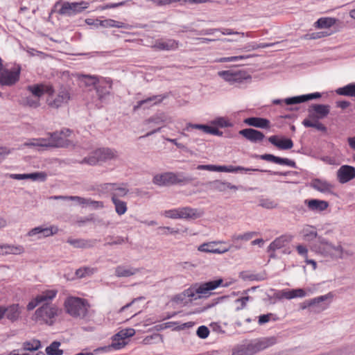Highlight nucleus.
<instances>
[{"instance_id": "nucleus-1", "label": "nucleus", "mask_w": 355, "mask_h": 355, "mask_svg": "<svg viewBox=\"0 0 355 355\" xmlns=\"http://www.w3.org/2000/svg\"><path fill=\"white\" fill-rule=\"evenodd\" d=\"M311 250L318 255L331 260L344 259L353 255V252L345 249L341 243L336 244L322 236L318 237V241L311 246Z\"/></svg>"}, {"instance_id": "nucleus-2", "label": "nucleus", "mask_w": 355, "mask_h": 355, "mask_svg": "<svg viewBox=\"0 0 355 355\" xmlns=\"http://www.w3.org/2000/svg\"><path fill=\"white\" fill-rule=\"evenodd\" d=\"M71 134L69 129H63L60 132L51 134V137L47 142L46 139H33L24 143L26 146H49L55 148H67L72 142L67 139Z\"/></svg>"}, {"instance_id": "nucleus-3", "label": "nucleus", "mask_w": 355, "mask_h": 355, "mask_svg": "<svg viewBox=\"0 0 355 355\" xmlns=\"http://www.w3.org/2000/svg\"><path fill=\"white\" fill-rule=\"evenodd\" d=\"M46 99L47 105L51 108L58 109L67 105L71 99V89L69 86L60 85L57 89L49 85Z\"/></svg>"}, {"instance_id": "nucleus-4", "label": "nucleus", "mask_w": 355, "mask_h": 355, "mask_svg": "<svg viewBox=\"0 0 355 355\" xmlns=\"http://www.w3.org/2000/svg\"><path fill=\"white\" fill-rule=\"evenodd\" d=\"M59 313L60 309L56 304L51 301H46L36 309L33 317L37 322L51 326L55 323Z\"/></svg>"}, {"instance_id": "nucleus-5", "label": "nucleus", "mask_w": 355, "mask_h": 355, "mask_svg": "<svg viewBox=\"0 0 355 355\" xmlns=\"http://www.w3.org/2000/svg\"><path fill=\"white\" fill-rule=\"evenodd\" d=\"M223 279L221 278L209 281L200 284V285L196 286L193 288H189L184 292V295L189 298L197 299L196 295H198V297H207L211 295V291L217 288L220 286L227 287L229 284H223Z\"/></svg>"}, {"instance_id": "nucleus-6", "label": "nucleus", "mask_w": 355, "mask_h": 355, "mask_svg": "<svg viewBox=\"0 0 355 355\" xmlns=\"http://www.w3.org/2000/svg\"><path fill=\"white\" fill-rule=\"evenodd\" d=\"M192 178L185 176L183 173L166 172L157 174L153 177V182L158 186H169L173 184H186L190 183Z\"/></svg>"}, {"instance_id": "nucleus-7", "label": "nucleus", "mask_w": 355, "mask_h": 355, "mask_svg": "<svg viewBox=\"0 0 355 355\" xmlns=\"http://www.w3.org/2000/svg\"><path fill=\"white\" fill-rule=\"evenodd\" d=\"M64 307L70 315L83 318L87 314L89 305L84 299L71 297L65 300Z\"/></svg>"}, {"instance_id": "nucleus-8", "label": "nucleus", "mask_w": 355, "mask_h": 355, "mask_svg": "<svg viewBox=\"0 0 355 355\" xmlns=\"http://www.w3.org/2000/svg\"><path fill=\"white\" fill-rule=\"evenodd\" d=\"M117 157L118 153L116 150L109 148H101L94 150L89 156L80 161V163L94 166L99 162H107L115 159Z\"/></svg>"}, {"instance_id": "nucleus-9", "label": "nucleus", "mask_w": 355, "mask_h": 355, "mask_svg": "<svg viewBox=\"0 0 355 355\" xmlns=\"http://www.w3.org/2000/svg\"><path fill=\"white\" fill-rule=\"evenodd\" d=\"M173 122V118L167 113L157 112L148 119L145 120L144 124L147 125L148 128H152L155 126L159 127L147 132L144 137H149L159 132L161 130L162 126H164L168 123H172Z\"/></svg>"}, {"instance_id": "nucleus-10", "label": "nucleus", "mask_w": 355, "mask_h": 355, "mask_svg": "<svg viewBox=\"0 0 355 355\" xmlns=\"http://www.w3.org/2000/svg\"><path fill=\"white\" fill-rule=\"evenodd\" d=\"M60 6L58 12L61 15L71 17L81 13L88 8L89 3L85 1L80 2L58 1L55 6Z\"/></svg>"}, {"instance_id": "nucleus-11", "label": "nucleus", "mask_w": 355, "mask_h": 355, "mask_svg": "<svg viewBox=\"0 0 355 355\" xmlns=\"http://www.w3.org/2000/svg\"><path fill=\"white\" fill-rule=\"evenodd\" d=\"M276 343L277 339L274 336L261 338L249 343L246 347V349L250 354H253L274 345Z\"/></svg>"}, {"instance_id": "nucleus-12", "label": "nucleus", "mask_w": 355, "mask_h": 355, "mask_svg": "<svg viewBox=\"0 0 355 355\" xmlns=\"http://www.w3.org/2000/svg\"><path fill=\"white\" fill-rule=\"evenodd\" d=\"M225 243H226L225 241H216L212 242L204 243L198 247V250L200 252L221 254L227 252L231 250L241 249V246L240 245H229V246L226 247V248H224V250H220L219 248H215V245L218 244Z\"/></svg>"}, {"instance_id": "nucleus-13", "label": "nucleus", "mask_w": 355, "mask_h": 355, "mask_svg": "<svg viewBox=\"0 0 355 355\" xmlns=\"http://www.w3.org/2000/svg\"><path fill=\"white\" fill-rule=\"evenodd\" d=\"M218 76L230 84L241 83L245 80L251 79L250 75L245 71H221L218 72Z\"/></svg>"}, {"instance_id": "nucleus-14", "label": "nucleus", "mask_w": 355, "mask_h": 355, "mask_svg": "<svg viewBox=\"0 0 355 355\" xmlns=\"http://www.w3.org/2000/svg\"><path fill=\"white\" fill-rule=\"evenodd\" d=\"M22 307L19 304H12L8 306H0V320L6 317L13 322L19 320L21 313Z\"/></svg>"}, {"instance_id": "nucleus-15", "label": "nucleus", "mask_w": 355, "mask_h": 355, "mask_svg": "<svg viewBox=\"0 0 355 355\" xmlns=\"http://www.w3.org/2000/svg\"><path fill=\"white\" fill-rule=\"evenodd\" d=\"M56 290H46L32 299L27 304L26 309L28 311L33 310L36 306L42 304L44 302L52 301L57 295Z\"/></svg>"}, {"instance_id": "nucleus-16", "label": "nucleus", "mask_w": 355, "mask_h": 355, "mask_svg": "<svg viewBox=\"0 0 355 355\" xmlns=\"http://www.w3.org/2000/svg\"><path fill=\"white\" fill-rule=\"evenodd\" d=\"M103 189H105L111 194V200L119 199L121 197L125 196L128 192V189L124 184L105 183L101 185Z\"/></svg>"}, {"instance_id": "nucleus-17", "label": "nucleus", "mask_w": 355, "mask_h": 355, "mask_svg": "<svg viewBox=\"0 0 355 355\" xmlns=\"http://www.w3.org/2000/svg\"><path fill=\"white\" fill-rule=\"evenodd\" d=\"M58 232L57 227L51 226L46 227L43 226H38L31 229L28 233L27 236L30 237H35L36 239L48 237L55 234Z\"/></svg>"}, {"instance_id": "nucleus-18", "label": "nucleus", "mask_w": 355, "mask_h": 355, "mask_svg": "<svg viewBox=\"0 0 355 355\" xmlns=\"http://www.w3.org/2000/svg\"><path fill=\"white\" fill-rule=\"evenodd\" d=\"M241 171L266 172L270 175H286L285 173H283L282 172L272 171L270 170H262V169H258V168H244L242 166H233L232 165H230V166H218V172L235 173V172H238V171Z\"/></svg>"}, {"instance_id": "nucleus-19", "label": "nucleus", "mask_w": 355, "mask_h": 355, "mask_svg": "<svg viewBox=\"0 0 355 355\" xmlns=\"http://www.w3.org/2000/svg\"><path fill=\"white\" fill-rule=\"evenodd\" d=\"M355 178V168L349 165H343L337 171V179L340 183L344 184Z\"/></svg>"}, {"instance_id": "nucleus-20", "label": "nucleus", "mask_w": 355, "mask_h": 355, "mask_svg": "<svg viewBox=\"0 0 355 355\" xmlns=\"http://www.w3.org/2000/svg\"><path fill=\"white\" fill-rule=\"evenodd\" d=\"M112 88V80L106 78L98 85L95 86V89L98 98L101 102L106 100L107 97L110 94V90Z\"/></svg>"}, {"instance_id": "nucleus-21", "label": "nucleus", "mask_w": 355, "mask_h": 355, "mask_svg": "<svg viewBox=\"0 0 355 355\" xmlns=\"http://www.w3.org/2000/svg\"><path fill=\"white\" fill-rule=\"evenodd\" d=\"M207 185L209 189L218 192H225L227 189L234 191L239 189V187L233 185L230 182L220 180L210 181L207 183Z\"/></svg>"}, {"instance_id": "nucleus-22", "label": "nucleus", "mask_w": 355, "mask_h": 355, "mask_svg": "<svg viewBox=\"0 0 355 355\" xmlns=\"http://www.w3.org/2000/svg\"><path fill=\"white\" fill-rule=\"evenodd\" d=\"M293 236L291 234H283L276 238L268 246V252H275L277 250L281 249L286 246L288 243L292 241Z\"/></svg>"}, {"instance_id": "nucleus-23", "label": "nucleus", "mask_w": 355, "mask_h": 355, "mask_svg": "<svg viewBox=\"0 0 355 355\" xmlns=\"http://www.w3.org/2000/svg\"><path fill=\"white\" fill-rule=\"evenodd\" d=\"M261 159L266 160L268 162H273L280 165H286L293 168L296 167L295 162L288 158H282L279 157L275 156L272 154H263L257 156Z\"/></svg>"}, {"instance_id": "nucleus-24", "label": "nucleus", "mask_w": 355, "mask_h": 355, "mask_svg": "<svg viewBox=\"0 0 355 355\" xmlns=\"http://www.w3.org/2000/svg\"><path fill=\"white\" fill-rule=\"evenodd\" d=\"M180 218L196 219L203 216L204 211L189 207L179 208Z\"/></svg>"}, {"instance_id": "nucleus-25", "label": "nucleus", "mask_w": 355, "mask_h": 355, "mask_svg": "<svg viewBox=\"0 0 355 355\" xmlns=\"http://www.w3.org/2000/svg\"><path fill=\"white\" fill-rule=\"evenodd\" d=\"M179 42L173 39L156 40L153 48L159 51H172L178 48Z\"/></svg>"}, {"instance_id": "nucleus-26", "label": "nucleus", "mask_w": 355, "mask_h": 355, "mask_svg": "<svg viewBox=\"0 0 355 355\" xmlns=\"http://www.w3.org/2000/svg\"><path fill=\"white\" fill-rule=\"evenodd\" d=\"M239 134L253 143L261 141L265 137L261 132L252 128L241 130L239 131Z\"/></svg>"}, {"instance_id": "nucleus-27", "label": "nucleus", "mask_w": 355, "mask_h": 355, "mask_svg": "<svg viewBox=\"0 0 355 355\" xmlns=\"http://www.w3.org/2000/svg\"><path fill=\"white\" fill-rule=\"evenodd\" d=\"M304 204L309 209L314 212H321L324 211L329 207L328 202L318 199H307L304 200Z\"/></svg>"}, {"instance_id": "nucleus-28", "label": "nucleus", "mask_w": 355, "mask_h": 355, "mask_svg": "<svg viewBox=\"0 0 355 355\" xmlns=\"http://www.w3.org/2000/svg\"><path fill=\"white\" fill-rule=\"evenodd\" d=\"M1 256H6L9 254L19 255L25 252L24 246L21 245L3 243L1 244Z\"/></svg>"}, {"instance_id": "nucleus-29", "label": "nucleus", "mask_w": 355, "mask_h": 355, "mask_svg": "<svg viewBox=\"0 0 355 355\" xmlns=\"http://www.w3.org/2000/svg\"><path fill=\"white\" fill-rule=\"evenodd\" d=\"M319 119L315 117V115L311 113V110H309V116L303 120L302 124L306 128H314L319 131L325 132L327 128L319 121Z\"/></svg>"}, {"instance_id": "nucleus-30", "label": "nucleus", "mask_w": 355, "mask_h": 355, "mask_svg": "<svg viewBox=\"0 0 355 355\" xmlns=\"http://www.w3.org/2000/svg\"><path fill=\"white\" fill-rule=\"evenodd\" d=\"M270 144L280 150H288L293 148V142L291 139L284 138L279 139L278 136L272 135L268 138Z\"/></svg>"}, {"instance_id": "nucleus-31", "label": "nucleus", "mask_w": 355, "mask_h": 355, "mask_svg": "<svg viewBox=\"0 0 355 355\" xmlns=\"http://www.w3.org/2000/svg\"><path fill=\"white\" fill-rule=\"evenodd\" d=\"M49 84H34L28 85L26 89L33 94V96L40 100V98L44 94H48Z\"/></svg>"}, {"instance_id": "nucleus-32", "label": "nucleus", "mask_w": 355, "mask_h": 355, "mask_svg": "<svg viewBox=\"0 0 355 355\" xmlns=\"http://www.w3.org/2000/svg\"><path fill=\"white\" fill-rule=\"evenodd\" d=\"M309 110H311V113L315 115V117L322 119L329 114L330 106L328 105L313 104L310 107Z\"/></svg>"}, {"instance_id": "nucleus-33", "label": "nucleus", "mask_w": 355, "mask_h": 355, "mask_svg": "<svg viewBox=\"0 0 355 355\" xmlns=\"http://www.w3.org/2000/svg\"><path fill=\"white\" fill-rule=\"evenodd\" d=\"M245 124L258 128H270V122L268 119L261 117H250L244 119Z\"/></svg>"}, {"instance_id": "nucleus-34", "label": "nucleus", "mask_w": 355, "mask_h": 355, "mask_svg": "<svg viewBox=\"0 0 355 355\" xmlns=\"http://www.w3.org/2000/svg\"><path fill=\"white\" fill-rule=\"evenodd\" d=\"M321 96V94L318 92L309 94L306 95H302L298 96H294L291 98H285V103L286 105H294L305 102L309 100L318 98Z\"/></svg>"}, {"instance_id": "nucleus-35", "label": "nucleus", "mask_w": 355, "mask_h": 355, "mask_svg": "<svg viewBox=\"0 0 355 355\" xmlns=\"http://www.w3.org/2000/svg\"><path fill=\"white\" fill-rule=\"evenodd\" d=\"M139 272V270L136 268L118 266L115 268V275L118 277H128L132 276Z\"/></svg>"}, {"instance_id": "nucleus-36", "label": "nucleus", "mask_w": 355, "mask_h": 355, "mask_svg": "<svg viewBox=\"0 0 355 355\" xmlns=\"http://www.w3.org/2000/svg\"><path fill=\"white\" fill-rule=\"evenodd\" d=\"M311 187L322 193H331L333 185L329 182L319 179H315L311 183Z\"/></svg>"}, {"instance_id": "nucleus-37", "label": "nucleus", "mask_w": 355, "mask_h": 355, "mask_svg": "<svg viewBox=\"0 0 355 355\" xmlns=\"http://www.w3.org/2000/svg\"><path fill=\"white\" fill-rule=\"evenodd\" d=\"M165 98H166V96H164V95H155V96L148 97L146 99L138 101L137 104L136 105H135L134 110H137L145 104H150L151 105L159 104L161 102H162V101Z\"/></svg>"}, {"instance_id": "nucleus-38", "label": "nucleus", "mask_w": 355, "mask_h": 355, "mask_svg": "<svg viewBox=\"0 0 355 355\" xmlns=\"http://www.w3.org/2000/svg\"><path fill=\"white\" fill-rule=\"evenodd\" d=\"M300 234L306 241H311L318 237L316 228L313 226L306 225L300 232Z\"/></svg>"}, {"instance_id": "nucleus-39", "label": "nucleus", "mask_w": 355, "mask_h": 355, "mask_svg": "<svg viewBox=\"0 0 355 355\" xmlns=\"http://www.w3.org/2000/svg\"><path fill=\"white\" fill-rule=\"evenodd\" d=\"M67 243L74 248H88L94 246L95 242L91 240H85L82 239H67Z\"/></svg>"}, {"instance_id": "nucleus-40", "label": "nucleus", "mask_w": 355, "mask_h": 355, "mask_svg": "<svg viewBox=\"0 0 355 355\" xmlns=\"http://www.w3.org/2000/svg\"><path fill=\"white\" fill-rule=\"evenodd\" d=\"M257 234L256 232H248L241 234H234L231 236L232 242L231 245H239V243H237L239 241H248L256 236ZM240 245L242 247L241 244Z\"/></svg>"}, {"instance_id": "nucleus-41", "label": "nucleus", "mask_w": 355, "mask_h": 355, "mask_svg": "<svg viewBox=\"0 0 355 355\" xmlns=\"http://www.w3.org/2000/svg\"><path fill=\"white\" fill-rule=\"evenodd\" d=\"M100 26L104 28H128L129 25L121 21H118L111 19H107L104 20L100 21Z\"/></svg>"}, {"instance_id": "nucleus-42", "label": "nucleus", "mask_w": 355, "mask_h": 355, "mask_svg": "<svg viewBox=\"0 0 355 355\" xmlns=\"http://www.w3.org/2000/svg\"><path fill=\"white\" fill-rule=\"evenodd\" d=\"M338 95L355 97V83L348 84L336 90Z\"/></svg>"}, {"instance_id": "nucleus-43", "label": "nucleus", "mask_w": 355, "mask_h": 355, "mask_svg": "<svg viewBox=\"0 0 355 355\" xmlns=\"http://www.w3.org/2000/svg\"><path fill=\"white\" fill-rule=\"evenodd\" d=\"M336 23V19L332 17H321L315 23V26L318 28H327L334 26Z\"/></svg>"}, {"instance_id": "nucleus-44", "label": "nucleus", "mask_w": 355, "mask_h": 355, "mask_svg": "<svg viewBox=\"0 0 355 355\" xmlns=\"http://www.w3.org/2000/svg\"><path fill=\"white\" fill-rule=\"evenodd\" d=\"M112 203L114 205L115 211L119 216L124 214L128 209L127 203L120 199H112Z\"/></svg>"}, {"instance_id": "nucleus-45", "label": "nucleus", "mask_w": 355, "mask_h": 355, "mask_svg": "<svg viewBox=\"0 0 355 355\" xmlns=\"http://www.w3.org/2000/svg\"><path fill=\"white\" fill-rule=\"evenodd\" d=\"M60 345V343L58 341H53V343H51V344L49 346H48L45 349L46 354L62 355L63 350L59 348Z\"/></svg>"}, {"instance_id": "nucleus-46", "label": "nucleus", "mask_w": 355, "mask_h": 355, "mask_svg": "<svg viewBox=\"0 0 355 355\" xmlns=\"http://www.w3.org/2000/svg\"><path fill=\"white\" fill-rule=\"evenodd\" d=\"M127 345V342L125 340H123L121 339L120 337L116 338V334H115L112 338V343L110 345L107 347H105L102 348V349H109L110 348L114 349H121L123 347H124Z\"/></svg>"}, {"instance_id": "nucleus-47", "label": "nucleus", "mask_w": 355, "mask_h": 355, "mask_svg": "<svg viewBox=\"0 0 355 355\" xmlns=\"http://www.w3.org/2000/svg\"><path fill=\"white\" fill-rule=\"evenodd\" d=\"M41 347V343L39 340L33 339L30 341L24 342L22 345L24 350L36 351Z\"/></svg>"}, {"instance_id": "nucleus-48", "label": "nucleus", "mask_w": 355, "mask_h": 355, "mask_svg": "<svg viewBox=\"0 0 355 355\" xmlns=\"http://www.w3.org/2000/svg\"><path fill=\"white\" fill-rule=\"evenodd\" d=\"M334 297V295L331 293H329L327 295H322L318 297H315L313 299L310 300L308 302V306H315L317 304H319L320 303L324 302L327 300H331Z\"/></svg>"}, {"instance_id": "nucleus-49", "label": "nucleus", "mask_w": 355, "mask_h": 355, "mask_svg": "<svg viewBox=\"0 0 355 355\" xmlns=\"http://www.w3.org/2000/svg\"><path fill=\"white\" fill-rule=\"evenodd\" d=\"M96 268H90V267H84L79 268L76 270V275L80 277L83 278L86 276H89L91 275H93L96 272Z\"/></svg>"}, {"instance_id": "nucleus-50", "label": "nucleus", "mask_w": 355, "mask_h": 355, "mask_svg": "<svg viewBox=\"0 0 355 355\" xmlns=\"http://www.w3.org/2000/svg\"><path fill=\"white\" fill-rule=\"evenodd\" d=\"M252 55H237V56H231V57H223L217 60L219 62H235L241 60H245L250 58L253 57Z\"/></svg>"}, {"instance_id": "nucleus-51", "label": "nucleus", "mask_w": 355, "mask_h": 355, "mask_svg": "<svg viewBox=\"0 0 355 355\" xmlns=\"http://www.w3.org/2000/svg\"><path fill=\"white\" fill-rule=\"evenodd\" d=\"M250 299L251 297L250 296H245L236 299L234 301V303L236 305L235 310L236 311H239L241 310L244 309L247 306V303L250 301Z\"/></svg>"}, {"instance_id": "nucleus-52", "label": "nucleus", "mask_w": 355, "mask_h": 355, "mask_svg": "<svg viewBox=\"0 0 355 355\" xmlns=\"http://www.w3.org/2000/svg\"><path fill=\"white\" fill-rule=\"evenodd\" d=\"M23 104L31 108H37L40 105V100L32 96H28L23 100Z\"/></svg>"}, {"instance_id": "nucleus-53", "label": "nucleus", "mask_w": 355, "mask_h": 355, "mask_svg": "<svg viewBox=\"0 0 355 355\" xmlns=\"http://www.w3.org/2000/svg\"><path fill=\"white\" fill-rule=\"evenodd\" d=\"M259 205L266 209H275L278 207V203L272 199L264 198L259 200Z\"/></svg>"}, {"instance_id": "nucleus-54", "label": "nucleus", "mask_w": 355, "mask_h": 355, "mask_svg": "<svg viewBox=\"0 0 355 355\" xmlns=\"http://www.w3.org/2000/svg\"><path fill=\"white\" fill-rule=\"evenodd\" d=\"M135 334V330L132 328H128L121 330L116 334V338L125 340L126 338L133 336Z\"/></svg>"}, {"instance_id": "nucleus-55", "label": "nucleus", "mask_w": 355, "mask_h": 355, "mask_svg": "<svg viewBox=\"0 0 355 355\" xmlns=\"http://www.w3.org/2000/svg\"><path fill=\"white\" fill-rule=\"evenodd\" d=\"M81 77H82V80L84 82V83L87 86H90V85L96 86V84L99 82L98 78L96 76L82 75Z\"/></svg>"}, {"instance_id": "nucleus-56", "label": "nucleus", "mask_w": 355, "mask_h": 355, "mask_svg": "<svg viewBox=\"0 0 355 355\" xmlns=\"http://www.w3.org/2000/svg\"><path fill=\"white\" fill-rule=\"evenodd\" d=\"M46 178V174L43 172L28 173V179H31L33 180H40L42 181H44Z\"/></svg>"}, {"instance_id": "nucleus-57", "label": "nucleus", "mask_w": 355, "mask_h": 355, "mask_svg": "<svg viewBox=\"0 0 355 355\" xmlns=\"http://www.w3.org/2000/svg\"><path fill=\"white\" fill-rule=\"evenodd\" d=\"M179 214V208L166 210L164 213L165 217L173 219L180 218Z\"/></svg>"}, {"instance_id": "nucleus-58", "label": "nucleus", "mask_w": 355, "mask_h": 355, "mask_svg": "<svg viewBox=\"0 0 355 355\" xmlns=\"http://www.w3.org/2000/svg\"><path fill=\"white\" fill-rule=\"evenodd\" d=\"M209 334V329L205 326H200L197 330V335L201 338H206Z\"/></svg>"}, {"instance_id": "nucleus-59", "label": "nucleus", "mask_w": 355, "mask_h": 355, "mask_svg": "<svg viewBox=\"0 0 355 355\" xmlns=\"http://www.w3.org/2000/svg\"><path fill=\"white\" fill-rule=\"evenodd\" d=\"M276 297L278 299L285 298V299L291 300V299H292V295L291 293V290L280 291L276 293Z\"/></svg>"}, {"instance_id": "nucleus-60", "label": "nucleus", "mask_w": 355, "mask_h": 355, "mask_svg": "<svg viewBox=\"0 0 355 355\" xmlns=\"http://www.w3.org/2000/svg\"><path fill=\"white\" fill-rule=\"evenodd\" d=\"M291 293L292 295V299L295 297H303L306 295L305 291L302 288L291 290Z\"/></svg>"}, {"instance_id": "nucleus-61", "label": "nucleus", "mask_w": 355, "mask_h": 355, "mask_svg": "<svg viewBox=\"0 0 355 355\" xmlns=\"http://www.w3.org/2000/svg\"><path fill=\"white\" fill-rule=\"evenodd\" d=\"M213 123L221 128L228 127L230 125V122L223 117L217 118L213 121Z\"/></svg>"}, {"instance_id": "nucleus-62", "label": "nucleus", "mask_w": 355, "mask_h": 355, "mask_svg": "<svg viewBox=\"0 0 355 355\" xmlns=\"http://www.w3.org/2000/svg\"><path fill=\"white\" fill-rule=\"evenodd\" d=\"M86 205L92 206V207H93L94 208H96V209L103 208V206H104L103 202H101V201H95V200H92L91 198H87V199Z\"/></svg>"}, {"instance_id": "nucleus-63", "label": "nucleus", "mask_w": 355, "mask_h": 355, "mask_svg": "<svg viewBox=\"0 0 355 355\" xmlns=\"http://www.w3.org/2000/svg\"><path fill=\"white\" fill-rule=\"evenodd\" d=\"M208 126L207 125H202V124H193V123H188L187 125V128H186V130H188L189 128H195V129H198V130H202V132H204L205 133H206L207 129H208Z\"/></svg>"}, {"instance_id": "nucleus-64", "label": "nucleus", "mask_w": 355, "mask_h": 355, "mask_svg": "<svg viewBox=\"0 0 355 355\" xmlns=\"http://www.w3.org/2000/svg\"><path fill=\"white\" fill-rule=\"evenodd\" d=\"M296 250L300 255L304 257L305 259L308 257V249L305 245H297Z\"/></svg>"}]
</instances>
